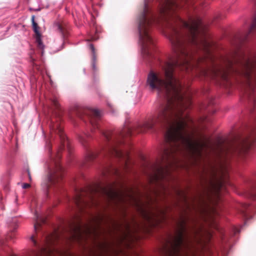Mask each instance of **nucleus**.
I'll use <instances>...</instances> for the list:
<instances>
[{"mask_svg": "<svg viewBox=\"0 0 256 256\" xmlns=\"http://www.w3.org/2000/svg\"><path fill=\"white\" fill-rule=\"evenodd\" d=\"M190 0H164L160 1L155 10L148 2H145L138 17V31L142 51L146 57H152L154 42L150 33L154 24L162 23L173 50V56L162 64V72L151 70L148 76V86L156 90L162 99L154 115L150 117L142 124L132 129L126 127L118 134L100 130V112L94 109L83 111L84 116L77 114L80 118H86L92 125V132L98 130L108 143L107 154L124 160V168L128 169L129 154L123 152L117 146L123 142L125 137L134 133H142L152 129L158 125L165 127L166 144L162 156V162L154 168L150 176L152 181L160 182L170 176L171 169L177 168L182 160L178 156L192 158L195 160L202 157V151L214 153L217 160L210 164V176L212 181L224 182L228 170V160L232 157H239L246 160L248 152L256 140V115L254 124L248 136L240 138L234 144L226 142L221 138L212 144L210 138L202 136L196 140L188 123L191 119L184 111L191 104L190 95L187 94L179 80L174 76V70L178 68L188 72L198 68L203 62H210L212 78V70L215 62L211 54L210 44L206 40L204 32L206 26L198 16L191 17L188 22L182 20L178 11L189 4Z\"/></svg>", "mask_w": 256, "mask_h": 256, "instance_id": "f257e3e1", "label": "nucleus"}, {"mask_svg": "<svg viewBox=\"0 0 256 256\" xmlns=\"http://www.w3.org/2000/svg\"><path fill=\"white\" fill-rule=\"evenodd\" d=\"M214 76L228 81L231 75H238L243 80L245 96L252 104H256V56H250L239 46L227 56L215 62Z\"/></svg>", "mask_w": 256, "mask_h": 256, "instance_id": "f03ea898", "label": "nucleus"}, {"mask_svg": "<svg viewBox=\"0 0 256 256\" xmlns=\"http://www.w3.org/2000/svg\"><path fill=\"white\" fill-rule=\"evenodd\" d=\"M140 194L132 188H128L123 184H120V188H116L115 183L104 186L98 184L94 187H90L85 192H78L74 200V204L78 210L82 212L86 207L98 204L99 198L106 200L108 203L114 204L132 203L140 209L148 220H150L152 214H148L142 208L143 204L139 198Z\"/></svg>", "mask_w": 256, "mask_h": 256, "instance_id": "7ed1b4c3", "label": "nucleus"}, {"mask_svg": "<svg viewBox=\"0 0 256 256\" xmlns=\"http://www.w3.org/2000/svg\"><path fill=\"white\" fill-rule=\"evenodd\" d=\"M187 218L182 216L177 222L175 235L170 236L162 248L163 256H188L192 241H198L200 229L196 226L188 227Z\"/></svg>", "mask_w": 256, "mask_h": 256, "instance_id": "20e7f679", "label": "nucleus"}, {"mask_svg": "<svg viewBox=\"0 0 256 256\" xmlns=\"http://www.w3.org/2000/svg\"><path fill=\"white\" fill-rule=\"evenodd\" d=\"M52 106L54 107V110H52L54 114L56 116L51 120V124L50 128L54 132H56L61 139L62 145L58 152L56 156H50V162L48 164V174L46 178V182L45 184L46 188L48 189L52 186L56 185L59 184L62 178V168L59 160L61 158L60 151L62 150L64 146L65 142L68 144V142L66 140V138L63 133L62 128L60 125V121L61 120V108L58 103V99L54 96L51 99Z\"/></svg>", "mask_w": 256, "mask_h": 256, "instance_id": "39448f33", "label": "nucleus"}, {"mask_svg": "<svg viewBox=\"0 0 256 256\" xmlns=\"http://www.w3.org/2000/svg\"><path fill=\"white\" fill-rule=\"evenodd\" d=\"M99 226H92L90 224H86L84 226L81 222L80 218H77L76 222L70 224L72 230V238L73 240L80 241L83 238V235H90L94 234V236L98 234Z\"/></svg>", "mask_w": 256, "mask_h": 256, "instance_id": "423d86ee", "label": "nucleus"}, {"mask_svg": "<svg viewBox=\"0 0 256 256\" xmlns=\"http://www.w3.org/2000/svg\"><path fill=\"white\" fill-rule=\"evenodd\" d=\"M256 208L255 206L244 203L240 204L238 206L239 212L246 219L251 218L250 214L254 212Z\"/></svg>", "mask_w": 256, "mask_h": 256, "instance_id": "0eeeda50", "label": "nucleus"}, {"mask_svg": "<svg viewBox=\"0 0 256 256\" xmlns=\"http://www.w3.org/2000/svg\"><path fill=\"white\" fill-rule=\"evenodd\" d=\"M255 30H256V14L254 16L252 24L248 31L247 32L242 34L238 38V40L240 44H241L242 43L246 41L249 36L251 34L253 33Z\"/></svg>", "mask_w": 256, "mask_h": 256, "instance_id": "6e6552de", "label": "nucleus"}, {"mask_svg": "<svg viewBox=\"0 0 256 256\" xmlns=\"http://www.w3.org/2000/svg\"><path fill=\"white\" fill-rule=\"evenodd\" d=\"M32 22L33 29L36 35V39L38 46L40 49H43L44 46L42 44V40L40 38V33L38 30L39 27L38 26V24L34 22V16H32Z\"/></svg>", "mask_w": 256, "mask_h": 256, "instance_id": "1a4fd4ad", "label": "nucleus"}, {"mask_svg": "<svg viewBox=\"0 0 256 256\" xmlns=\"http://www.w3.org/2000/svg\"><path fill=\"white\" fill-rule=\"evenodd\" d=\"M246 194L248 196L256 200V180L248 184Z\"/></svg>", "mask_w": 256, "mask_h": 256, "instance_id": "9d476101", "label": "nucleus"}, {"mask_svg": "<svg viewBox=\"0 0 256 256\" xmlns=\"http://www.w3.org/2000/svg\"><path fill=\"white\" fill-rule=\"evenodd\" d=\"M58 32L61 34L62 37L64 38L68 36V31L66 24L64 23H57L56 24Z\"/></svg>", "mask_w": 256, "mask_h": 256, "instance_id": "9b49d317", "label": "nucleus"}, {"mask_svg": "<svg viewBox=\"0 0 256 256\" xmlns=\"http://www.w3.org/2000/svg\"><path fill=\"white\" fill-rule=\"evenodd\" d=\"M97 156V154L95 152H88L86 156V160L90 162L96 158Z\"/></svg>", "mask_w": 256, "mask_h": 256, "instance_id": "f8f14e48", "label": "nucleus"}, {"mask_svg": "<svg viewBox=\"0 0 256 256\" xmlns=\"http://www.w3.org/2000/svg\"><path fill=\"white\" fill-rule=\"evenodd\" d=\"M90 48L92 50V54L93 60H94V61H95L96 59V50H95V48H94V45L92 44H90Z\"/></svg>", "mask_w": 256, "mask_h": 256, "instance_id": "ddd939ff", "label": "nucleus"}, {"mask_svg": "<svg viewBox=\"0 0 256 256\" xmlns=\"http://www.w3.org/2000/svg\"><path fill=\"white\" fill-rule=\"evenodd\" d=\"M36 222H35L34 224V230L36 231H37L38 228L40 226V223L38 222V216L36 214Z\"/></svg>", "mask_w": 256, "mask_h": 256, "instance_id": "4468645a", "label": "nucleus"}, {"mask_svg": "<svg viewBox=\"0 0 256 256\" xmlns=\"http://www.w3.org/2000/svg\"><path fill=\"white\" fill-rule=\"evenodd\" d=\"M111 168L110 166H106L104 168V169L102 171V174L103 176L106 175L107 174L110 172H111Z\"/></svg>", "mask_w": 256, "mask_h": 256, "instance_id": "2eb2a0df", "label": "nucleus"}, {"mask_svg": "<svg viewBox=\"0 0 256 256\" xmlns=\"http://www.w3.org/2000/svg\"><path fill=\"white\" fill-rule=\"evenodd\" d=\"M108 244H102L100 246V247H101L102 248L104 249V250H106V251L108 248Z\"/></svg>", "mask_w": 256, "mask_h": 256, "instance_id": "dca6fc26", "label": "nucleus"}, {"mask_svg": "<svg viewBox=\"0 0 256 256\" xmlns=\"http://www.w3.org/2000/svg\"><path fill=\"white\" fill-rule=\"evenodd\" d=\"M112 170L114 171V172L116 174L118 175V176H120V174L118 170L114 168Z\"/></svg>", "mask_w": 256, "mask_h": 256, "instance_id": "f3484780", "label": "nucleus"}, {"mask_svg": "<svg viewBox=\"0 0 256 256\" xmlns=\"http://www.w3.org/2000/svg\"><path fill=\"white\" fill-rule=\"evenodd\" d=\"M30 187V184L27 183L24 184L22 185V188H28Z\"/></svg>", "mask_w": 256, "mask_h": 256, "instance_id": "a211bd4d", "label": "nucleus"}, {"mask_svg": "<svg viewBox=\"0 0 256 256\" xmlns=\"http://www.w3.org/2000/svg\"><path fill=\"white\" fill-rule=\"evenodd\" d=\"M31 238H32V242H34V246H37V242L34 240V236H32L31 237Z\"/></svg>", "mask_w": 256, "mask_h": 256, "instance_id": "6ab92c4d", "label": "nucleus"}, {"mask_svg": "<svg viewBox=\"0 0 256 256\" xmlns=\"http://www.w3.org/2000/svg\"><path fill=\"white\" fill-rule=\"evenodd\" d=\"M28 176L29 179H30V180H31L32 178H31V176H30V171L28 170Z\"/></svg>", "mask_w": 256, "mask_h": 256, "instance_id": "aec40b11", "label": "nucleus"}, {"mask_svg": "<svg viewBox=\"0 0 256 256\" xmlns=\"http://www.w3.org/2000/svg\"><path fill=\"white\" fill-rule=\"evenodd\" d=\"M96 40V38L95 37L93 36L91 38V40Z\"/></svg>", "mask_w": 256, "mask_h": 256, "instance_id": "412c9836", "label": "nucleus"}, {"mask_svg": "<svg viewBox=\"0 0 256 256\" xmlns=\"http://www.w3.org/2000/svg\"><path fill=\"white\" fill-rule=\"evenodd\" d=\"M4 243V240L2 239H0V244H2Z\"/></svg>", "mask_w": 256, "mask_h": 256, "instance_id": "4be33fe9", "label": "nucleus"}, {"mask_svg": "<svg viewBox=\"0 0 256 256\" xmlns=\"http://www.w3.org/2000/svg\"><path fill=\"white\" fill-rule=\"evenodd\" d=\"M80 140H81L82 142H84V138H80Z\"/></svg>", "mask_w": 256, "mask_h": 256, "instance_id": "5701e85b", "label": "nucleus"}, {"mask_svg": "<svg viewBox=\"0 0 256 256\" xmlns=\"http://www.w3.org/2000/svg\"><path fill=\"white\" fill-rule=\"evenodd\" d=\"M49 146V148H49V151H50V152L51 151V149H52V148H51V146Z\"/></svg>", "mask_w": 256, "mask_h": 256, "instance_id": "b1692460", "label": "nucleus"}, {"mask_svg": "<svg viewBox=\"0 0 256 256\" xmlns=\"http://www.w3.org/2000/svg\"><path fill=\"white\" fill-rule=\"evenodd\" d=\"M93 68H94V69H95V68H96L94 63L93 64Z\"/></svg>", "mask_w": 256, "mask_h": 256, "instance_id": "393cba45", "label": "nucleus"}, {"mask_svg": "<svg viewBox=\"0 0 256 256\" xmlns=\"http://www.w3.org/2000/svg\"><path fill=\"white\" fill-rule=\"evenodd\" d=\"M42 222L44 223V220L42 219Z\"/></svg>", "mask_w": 256, "mask_h": 256, "instance_id": "a878e982", "label": "nucleus"}, {"mask_svg": "<svg viewBox=\"0 0 256 256\" xmlns=\"http://www.w3.org/2000/svg\"><path fill=\"white\" fill-rule=\"evenodd\" d=\"M184 200L186 201V198H184Z\"/></svg>", "mask_w": 256, "mask_h": 256, "instance_id": "bb28decb", "label": "nucleus"}, {"mask_svg": "<svg viewBox=\"0 0 256 256\" xmlns=\"http://www.w3.org/2000/svg\"><path fill=\"white\" fill-rule=\"evenodd\" d=\"M186 204L188 205V204L187 203L186 201Z\"/></svg>", "mask_w": 256, "mask_h": 256, "instance_id": "cd10ccee", "label": "nucleus"}, {"mask_svg": "<svg viewBox=\"0 0 256 256\" xmlns=\"http://www.w3.org/2000/svg\"><path fill=\"white\" fill-rule=\"evenodd\" d=\"M186 204L188 205V204L187 203L186 201Z\"/></svg>", "mask_w": 256, "mask_h": 256, "instance_id": "c85d7f7f", "label": "nucleus"}, {"mask_svg": "<svg viewBox=\"0 0 256 256\" xmlns=\"http://www.w3.org/2000/svg\"><path fill=\"white\" fill-rule=\"evenodd\" d=\"M95 221H98L99 220H94Z\"/></svg>", "mask_w": 256, "mask_h": 256, "instance_id": "c756f323", "label": "nucleus"}, {"mask_svg": "<svg viewBox=\"0 0 256 256\" xmlns=\"http://www.w3.org/2000/svg\"><path fill=\"white\" fill-rule=\"evenodd\" d=\"M97 219H100V218H97Z\"/></svg>", "mask_w": 256, "mask_h": 256, "instance_id": "7c9ffc66", "label": "nucleus"}, {"mask_svg": "<svg viewBox=\"0 0 256 256\" xmlns=\"http://www.w3.org/2000/svg\"><path fill=\"white\" fill-rule=\"evenodd\" d=\"M97 219H100V218H97Z\"/></svg>", "mask_w": 256, "mask_h": 256, "instance_id": "2f4dec72", "label": "nucleus"}, {"mask_svg": "<svg viewBox=\"0 0 256 256\" xmlns=\"http://www.w3.org/2000/svg\"><path fill=\"white\" fill-rule=\"evenodd\" d=\"M97 219H100V218H97Z\"/></svg>", "mask_w": 256, "mask_h": 256, "instance_id": "473e14b6", "label": "nucleus"}]
</instances>
